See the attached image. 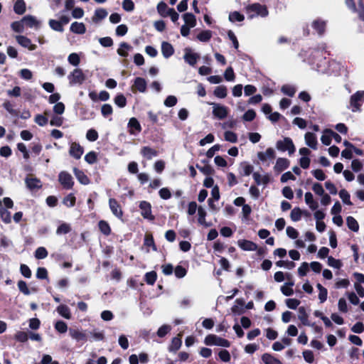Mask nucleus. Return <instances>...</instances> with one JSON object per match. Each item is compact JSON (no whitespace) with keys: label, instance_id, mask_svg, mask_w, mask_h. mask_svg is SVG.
<instances>
[{"label":"nucleus","instance_id":"f257e3e1","mask_svg":"<svg viewBox=\"0 0 364 364\" xmlns=\"http://www.w3.org/2000/svg\"><path fill=\"white\" fill-rule=\"evenodd\" d=\"M245 11L247 17L252 19L257 16L266 17L269 14L268 9L266 6L262 5L258 3L250 4L245 7Z\"/></svg>","mask_w":364,"mask_h":364},{"label":"nucleus","instance_id":"f03ea898","mask_svg":"<svg viewBox=\"0 0 364 364\" xmlns=\"http://www.w3.org/2000/svg\"><path fill=\"white\" fill-rule=\"evenodd\" d=\"M204 343L207 346H217L220 347L228 348L230 343L227 339L219 337L215 334H209L205 336Z\"/></svg>","mask_w":364,"mask_h":364},{"label":"nucleus","instance_id":"7ed1b4c3","mask_svg":"<svg viewBox=\"0 0 364 364\" xmlns=\"http://www.w3.org/2000/svg\"><path fill=\"white\" fill-rule=\"evenodd\" d=\"M364 102V91H357L350 97V107L352 112H355L360 110V107Z\"/></svg>","mask_w":364,"mask_h":364},{"label":"nucleus","instance_id":"20e7f679","mask_svg":"<svg viewBox=\"0 0 364 364\" xmlns=\"http://www.w3.org/2000/svg\"><path fill=\"white\" fill-rule=\"evenodd\" d=\"M68 78L69 80L70 85H75L82 84L85 80L86 77L81 69L75 68L68 75Z\"/></svg>","mask_w":364,"mask_h":364},{"label":"nucleus","instance_id":"39448f33","mask_svg":"<svg viewBox=\"0 0 364 364\" xmlns=\"http://www.w3.org/2000/svg\"><path fill=\"white\" fill-rule=\"evenodd\" d=\"M276 147L278 150L282 151H288L289 154L295 151V146L292 140L290 138L286 137L283 140H279L276 144Z\"/></svg>","mask_w":364,"mask_h":364},{"label":"nucleus","instance_id":"423d86ee","mask_svg":"<svg viewBox=\"0 0 364 364\" xmlns=\"http://www.w3.org/2000/svg\"><path fill=\"white\" fill-rule=\"evenodd\" d=\"M210 105L213 106V114L215 118L224 119L228 117L229 109L227 107L217 103H210Z\"/></svg>","mask_w":364,"mask_h":364},{"label":"nucleus","instance_id":"0eeeda50","mask_svg":"<svg viewBox=\"0 0 364 364\" xmlns=\"http://www.w3.org/2000/svg\"><path fill=\"white\" fill-rule=\"evenodd\" d=\"M58 181L65 189H71L74 185L72 176L66 171H61L59 173Z\"/></svg>","mask_w":364,"mask_h":364},{"label":"nucleus","instance_id":"6e6552de","mask_svg":"<svg viewBox=\"0 0 364 364\" xmlns=\"http://www.w3.org/2000/svg\"><path fill=\"white\" fill-rule=\"evenodd\" d=\"M199 58L200 55L194 53L191 48H186L184 49L183 59L191 66H195Z\"/></svg>","mask_w":364,"mask_h":364},{"label":"nucleus","instance_id":"1a4fd4ad","mask_svg":"<svg viewBox=\"0 0 364 364\" xmlns=\"http://www.w3.org/2000/svg\"><path fill=\"white\" fill-rule=\"evenodd\" d=\"M139 208L141 210V215L148 220H152L154 217L151 213V204L146 201H141L139 203Z\"/></svg>","mask_w":364,"mask_h":364},{"label":"nucleus","instance_id":"9d476101","mask_svg":"<svg viewBox=\"0 0 364 364\" xmlns=\"http://www.w3.org/2000/svg\"><path fill=\"white\" fill-rule=\"evenodd\" d=\"M109 206L114 215L118 218H122L123 211L122 210L121 205L119 204L116 199L112 198H109Z\"/></svg>","mask_w":364,"mask_h":364},{"label":"nucleus","instance_id":"9b49d317","mask_svg":"<svg viewBox=\"0 0 364 364\" xmlns=\"http://www.w3.org/2000/svg\"><path fill=\"white\" fill-rule=\"evenodd\" d=\"M84 149L78 143L72 142L70 144L69 154L71 156L76 159L81 158L83 154Z\"/></svg>","mask_w":364,"mask_h":364},{"label":"nucleus","instance_id":"f8f14e48","mask_svg":"<svg viewBox=\"0 0 364 364\" xmlns=\"http://www.w3.org/2000/svg\"><path fill=\"white\" fill-rule=\"evenodd\" d=\"M17 43L23 48H28L29 50H34L36 46L33 44L31 39L26 36L18 35L15 37Z\"/></svg>","mask_w":364,"mask_h":364},{"label":"nucleus","instance_id":"ddd939ff","mask_svg":"<svg viewBox=\"0 0 364 364\" xmlns=\"http://www.w3.org/2000/svg\"><path fill=\"white\" fill-rule=\"evenodd\" d=\"M257 158L262 162L272 160L275 158V151L273 148H268L265 151L258 152Z\"/></svg>","mask_w":364,"mask_h":364},{"label":"nucleus","instance_id":"4468645a","mask_svg":"<svg viewBox=\"0 0 364 364\" xmlns=\"http://www.w3.org/2000/svg\"><path fill=\"white\" fill-rule=\"evenodd\" d=\"M290 162L287 159L278 158L274 166V170L277 173H281L289 166Z\"/></svg>","mask_w":364,"mask_h":364},{"label":"nucleus","instance_id":"2eb2a0df","mask_svg":"<svg viewBox=\"0 0 364 364\" xmlns=\"http://www.w3.org/2000/svg\"><path fill=\"white\" fill-rule=\"evenodd\" d=\"M69 333L71 338L77 342H85L87 341L86 333L82 331L75 328H70Z\"/></svg>","mask_w":364,"mask_h":364},{"label":"nucleus","instance_id":"dca6fc26","mask_svg":"<svg viewBox=\"0 0 364 364\" xmlns=\"http://www.w3.org/2000/svg\"><path fill=\"white\" fill-rule=\"evenodd\" d=\"M306 144L313 149H317L318 141L316 134L311 132H306L304 136Z\"/></svg>","mask_w":364,"mask_h":364},{"label":"nucleus","instance_id":"f3484780","mask_svg":"<svg viewBox=\"0 0 364 364\" xmlns=\"http://www.w3.org/2000/svg\"><path fill=\"white\" fill-rule=\"evenodd\" d=\"M237 245L240 248L245 251H255L257 248L255 243L247 240H239L237 241Z\"/></svg>","mask_w":364,"mask_h":364},{"label":"nucleus","instance_id":"a211bd4d","mask_svg":"<svg viewBox=\"0 0 364 364\" xmlns=\"http://www.w3.org/2000/svg\"><path fill=\"white\" fill-rule=\"evenodd\" d=\"M25 183L27 188L31 191L38 190L42 187L41 181L36 178H26Z\"/></svg>","mask_w":364,"mask_h":364},{"label":"nucleus","instance_id":"6ab92c4d","mask_svg":"<svg viewBox=\"0 0 364 364\" xmlns=\"http://www.w3.org/2000/svg\"><path fill=\"white\" fill-rule=\"evenodd\" d=\"M23 22L29 28H38L41 26V21H38L35 16L27 15L23 18Z\"/></svg>","mask_w":364,"mask_h":364},{"label":"nucleus","instance_id":"aec40b11","mask_svg":"<svg viewBox=\"0 0 364 364\" xmlns=\"http://www.w3.org/2000/svg\"><path fill=\"white\" fill-rule=\"evenodd\" d=\"M252 177L257 185H267L270 181L269 176L268 174L262 175L258 172H255L252 174Z\"/></svg>","mask_w":364,"mask_h":364},{"label":"nucleus","instance_id":"412c9836","mask_svg":"<svg viewBox=\"0 0 364 364\" xmlns=\"http://www.w3.org/2000/svg\"><path fill=\"white\" fill-rule=\"evenodd\" d=\"M305 203L312 210H316L318 207V203L314 200V196L311 192H306L304 195Z\"/></svg>","mask_w":364,"mask_h":364},{"label":"nucleus","instance_id":"4be33fe9","mask_svg":"<svg viewBox=\"0 0 364 364\" xmlns=\"http://www.w3.org/2000/svg\"><path fill=\"white\" fill-rule=\"evenodd\" d=\"M73 173L77 179V181L83 184V185H87L90 183V181L89 178L87 176V175L81 170L74 168H73Z\"/></svg>","mask_w":364,"mask_h":364},{"label":"nucleus","instance_id":"5701e85b","mask_svg":"<svg viewBox=\"0 0 364 364\" xmlns=\"http://www.w3.org/2000/svg\"><path fill=\"white\" fill-rule=\"evenodd\" d=\"M161 53L165 58H168L173 54L174 48L171 43L164 41L161 43Z\"/></svg>","mask_w":364,"mask_h":364},{"label":"nucleus","instance_id":"b1692460","mask_svg":"<svg viewBox=\"0 0 364 364\" xmlns=\"http://www.w3.org/2000/svg\"><path fill=\"white\" fill-rule=\"evenodd\" d=\"M128 127L130 129L129 132L131 134H136L137 133H139L141 130V127L139 122L134 117H132L129 119Z\"/></svg>","mask_w":364,"mask_h":364},{"label":"nucleus","instance_id":"393cba45","mask_svg":"<svg viewBox=\"0 0 364 364\" xmlns=\"http://www.w3.org/2000/svg\"><path fill=\"white\" fill-rule=\"evenodd\" d=\"M70 31L77 34H84L86 32L85 25L82 22H73L70 27Z\"/></svg>","mask_w":364,"mask_h":364},{"label":"nucleus","instance_id":"a878e982","mask_svg":"<svg viewBox=\"0 0 364 364\" xmlns=\"http://www.w3.org/2000/svg\"><path fill=\"white\" fill-rule=\"evenodd\" d=\"M182 341L180 338V335L177 337L172 338L170 346H168V350L170 352H176L181 346Z\"/></svg>","mask_w":364,"mask_h":364},{"label":"nucleus","instance_id":"bb28decb","mask_svg":"<svg viewBox=\"0 0 364 364\" xmlns=\"http://www.w3.org/2000/svg\"><path fill=\"white\" fill-rule=\"evenodd\" d=\"M134 87L140 92H144L146 90V82L142 77H136L134 80Z\"/></svg>","mask_w":364,"mask_h":364},{"label":"nucleus","instance_id":"cd10ccee","mask_svg":"<svg viewBox=\"0 0 364 364\" xmlns=\"http://www.w3.org/2000/svg\"><path fill=\"white\" fill-rule=\"evenodd\" d=\"M186 26H188L191 28H194L196 25V18L195 16L191 13H186L183 15Z\"/></svg>","mask_w":364,"mask_h":364},{"label":"nucleus","instance_id":"c85d7f7f","mask_svg":"<svg viewBox=\"0 0 364 364\" xmlns=\"http://www.w3.org/2000/svg\"><path fill=\"white\" fill-rule=\"evenodd\" d=\"M262 360L265 364H283L278 358L267 353L262 355Z\"/></svg>","mask_w":364,"mask_h":364},{"label":"nucleus","instance_id":"c756f323","mask_svg":"<svg viewBox=\"0 0 364 364\" xmlns=\"http://www.w3.org/2000/svg\"><path fill=\"white\" fill-rule=\"evenodd\" d=\"M141 154L147 159H151L157 156V151L149 146H144L141 150Z\"/></svg>","mask_w":364,"mask_h":364},{"label":"nucleus","instance_id":"7c9ffc66","mask_svg":"<svg viewBox=\"0 0 364 364\" xmlns=\"http://www.w3.org/2000/svg\"><path fill=\"white\" fill-rule=\"evenodd\" d=\"M107 14L108 13L106 9L100 8L95 11V14L92 19L94 22H98L106 18Z\"/></svg>","mask_w":364,"mask_h":364},{"label":"nucleus","instance_id":"2f4dec72","mask_svg":"<svg viewBox=\"0 0 364 364\" xmlns=\"http://www.w3.org/2000/svg\"><path fill=\"white\" fill-rule=\"evenodd\" d=\"M198 223L200 225L204 227H210L211 223H207L205 220L206 212L202 207H199L198 209Z\"/></svg>","mask_w":364,"mask_h":364},{"label":"nucleus","instance_id":"473e14b6","mask_svg":"<svg viewBox=\"0 0 364 364\" xmlns=\"http://www.w3.org/2000/svg\"><path fill=\"white\" fill-rule=\"evenodd\" d=\"M56 311L59 315L66 319H70L71 318L70 310L66 305L61 304L58 306L56 309Z\"/></svg>","mask_w":364,"mask_h":364},{"label":"nucleus","instance_id":"72a5a7b5","mask_svg":"<svg viewBox=\"0 0 364 364\" xmlns=\"http://www.w3.org/2000/svg\"><path fill=\"white\" fill-rule=\"evenodd\" d=\"M132 47L127 43H122L117 49V53L122 57H127L129 52L132 50Z\"/></svg>","mask_w":364,"mask_h":364},{"label":"nucleus","instance_id":"f704fd0d","mask_svg":"<svg viewBox=\"0 0 364 364\" xmlns=\"http://www.w3.org/2000/svg\"><path fill=\"white\" fill-rule=\"evenodd\" d=\"M299 319L301 321L302 324L305 326H311V323H309L308 320L309 315L306 311V309L304 307H300L299 308Z\"/></svg>","mask_w":364,"mask_h":364},{"label":"nucleus","instance_id":"c9c22d12","mask_svg":"<svg viewBox=\"0 0 364 364\" xmlns=\"http://www.w3.org/2000/svg\"><path fill=\"white\" fill-rule=\"evenodd\" d=\"M171 8H168V6L164 1H160L156 6L159 14L162 17L168 16V11Z\"/></svg>","mask_w":364,"mask_h":364},{"label":"nucleus","instance_id":"e433bc0d","mask_svg":"<svg viewBox=\"0 0 364 364\" xmlns=\"http://www.w3.org/2000/svg\"><path fill=\"white\" fill-rule=\"evenodd\" d=\"M214 95L218 98H225L228 95V90L225 85H220L215 88Z\"/></svg>","mask_w":364,"mask_h":364},{"label":"nucleus","instance_id":"4c0bfd02","mask_svg":"<svg viewBox=\"0 0 364 364\" xmlns=\"http://www.w3.org/2000/svg\"><path fill=\"white\" fill-rule=\"evenodd\" d=\"M331 129H326L323 132V134L321 137V142L326 145L328 146L331 143Z\"/></svg>","mask_w":364,"mask_h":364},{"label":"nucleus","instance_id":"58836bf2","mask_svg":"<svg viewBox=\"0 0 364 364\" xmlns=\"http://www.w3.org/2000/svg\"><path fill=\"white\" fill-rule=\"evenodd\" d=\"M316 287L319 291L318 296V299H319L320 302L321 303L325 302L327 299V296H328L327 289L325 287H323L321 284H317Z\"/></svg>","mask_w":364,"mask_h":364},{"label":"nucleus","instance_id":"ea45409f","mask_svg":"<svg viewBox=\"0 0 364 364\" xmlns=\"http://www.w3.org/2000/svg\"><path fill=\"white\" fill-rule=\"evenodd\" d=\"M346 223L350 230L353 232H358L359 230V225L357 220L352 216H348L346 218Z\"/></svg>","mask_w":364,"mask_h":364},{"label":"nucleus","instance_id":"a19ab883","mask_svg":"<svg viewBox=\"0 0 364 364\" xmlns=\"http://www.w3.org/2000/svg\"><path fill=\"white\" fill-rule=\"evenodd\" d=\"M14 10L17 14H23L26 11V4L23 0H17L14 4Z\"/></svg>","mask_w":364,"mask_h":364},{"label":"nucleus","instance_id":"79ce46f5","mask_svg":"<svg viewBox=\"0 0 364 364\" xmlns=\"http://www.w3.org/2000/svg\"><path fill=\"white\" fill-rule=\"evenodd\" d=\"M0 216L5 223L11 222V213L6 208L0 207Z\"/></svg>","mask_w":364,"mask_h":364},{"label":"nucleus","instance_id":"37998d69","mask_svg":"<svg viewBox=\"0 0 364 364\" xmlns=\"http://www.w3.org/2000/svg\"><path fill=\"white\" fill-rule=\"evenodd\" d=\"M313 28L320 34L324 32L326 23L323 21L316 20L312 23Z\"/></svg>","mask_w":364,"mask_h":364},{"label":"nucleus","instance_id":"c03bdc74","mask_svg":"<svg viewBox=\"0 0 364 364\" xmlns=\"http://www.w3.org/2000/svg\"><path fill=\"white\" fill-rule=\"evenodd\" d=\"M282 92L289 97H293L296 91L294 86L291 85H284L282 87Z\"/></svg>","mask_w":364,"mask_h":364},{"label":"nucleus","instance_id":"a18cd8bd","mask_svg":"<svg viewBox=\"0 0 364 364\" xmlns=\"http://www.w3.org/2000/svg\"><path fill=\"white\" fill-rule=\"evenodd\" d=\"M293 285H294V282L285 283L281 287V291L285 296H291V295H292L293 293H294V291H293V289H292V286Z\"/></svg>","mask_w":364,"mask_h":364},{"label":"nucleus","instance_id":"49530a36","mask_svg":"<svg viewBox=\"0 0 364 364\" xmlns=\"http://www.w3.org/2000/svg\"><path fill=\"white\" fill-rule=\"evenodd\" d=\"M54 328L60 333H65L68 331L66 323L60 320L55 323Z\"/></svg>","mask_w":364,"mask_h":364},{"label":"nucleus","instance_id":"de8ad7c7","mask_svg":"<svg viewBox=\"0 0 364 364\" xmlns=\"http://www.w3.org/2000/svg\"><path fill=\"white\" fill-rule=\"evenodd\" d=\"M48 24L50 27L55 31L63 32L64 31L62 23L59 21L50 19L49 20Z\"/></svg>","mask_w":364,"mask_h":364},{"label":"nucleus","instance_id":"09e8293b","mask_svg":"<svg viewBox=\"0 0 364 364\" xmlns=\"http://www.w3.org/2000/svg\"><path fill=\"white\" fill-rule=\"evenodd\" d=\"M339 197L341 198V199L342 200L343 203L348 205H352V203L350 201V194L348 193V192L346 190H345V189L341 190L339 192Z\"/></svg>","mask_w":364,"mask_h":364},{"label":"nucleus","instance_id":"8fccbe9b","mask_svg":"<svg viewBox=\"0 0 364 364\" xmlns=\"http://www.w3.org/2000/svg\"><path fill=\"white\" fill-rule=\"evenodd\" d=\"M228 18L229 21L232 23L236 21L241 22L245 19V16L238 11H233L229 14Z\"/></svg>","mask_w":364,"mask_h":364},{"label":"nucleus","instance_id":"3c124183","mask_svg":"<svg viewBox=\"0 0 364 364\" xmlns=\"http://www.w3.org/2000/svg\"><path fill=\"white\" fill-rule=\"evenodd\" d=\"M100 231L105 235H109L111 232L109 225L105 220H100L98 224Z\"/></svg>","mask_w":364,"mask_h":364},{"label":"nucleus","instance_id":"603ef678","mask_svg":"<svg viewBox=\"0 0 364 364\" xmlns=\"http://www.w3.org/2000/svg\"><path fill=\"white\" fill-rule=\"evenodd\" d=\"M302 211L299 208H294L290 214V218L292 221L297 222L301 220Z\"/></svg>","mask_w":364,"mask_h":364},{"label":"nucleus","instance_id":"864d4df0","mask_svg":"<svg viewBox=\"0 0 364 364\" xmlns=\"http://www.w3.org/2000/svg\"><path fill=\"white\" fill-rule=\"evenodd\" d=\"M68 61L73 66H77L80 63V58L77 53H73L68 57Z\"/></svg>","mask_w":364,"mask_h":364},{"label":"nucleus","instance_id":"5fc2aeb1","mask_svg":"<svg viewBox=\"0 0 364 364\" xmlns=\"http://www.w3.org/2000/svg\"><path fill=\"white\" fill-rule=\"evenodd\" d=\"M71 230L70 225L68 223H63L60 224L56 230L57 235H64L68 233Z\"/></svg>","mask_w":364,"mask_h":364},{"label":"nucleus","instance_id":"6e6d98bb","mask_svg":"<svg viewBox=\"0 0 364 364\" xmlns=\"http://www.w3.org/2000/svg\"><path fill=\"white\" fill-rule=\"evenodd\" d=\"M24 24L25 23L23 22V19L19 21H14L11 23V28L17 33H22L24 31Z\"/></svg>","mask_w":364,"mask_h":364},{"label":"nucleus","instance_id":"4d7b16f0","mask_svg":"<svg viewBox=\"0 0 364 364\" xmlns=\"http://www.w3.org/2000/svg\"><path fill=\"white\" fill-rule=\"evenodd\" d=\"M114 101L115 105L121 108L124 107L127 105L126 97L122 94H118L114 97Z\"/></svg>","mask_w":364,"mask_h":364},{"label":"nucleus","instance_id":"13d9d810","mask_svg":"<svg viewBox=\"0 0 364 364\" xmlns=\"http://www.w3.org/2000/svg\"><path fill=\"white\" fill-rule=\"evenodd\" d=\"M211 37L212 33L210 31H203L197 36V38L201 42H207Z\"/></svg>","mask_w":364,"mask_h":364},{"label":"nucleus","instance_id":"bf43d9fd","mask_svg":"<svg viewBox=\"0 0 364 364\" xmlns=\"http://www.w3.org/2000/svg\"><path fill=\"white\" fill-rule=\"evenodd\" d=\"M224 78L228 82H233L235 80V75L232 67H228L225 70Z\"/></svg>","mask_w":364,"mask_h":364},{"label":"nucleus","instance_id":"052dcab7","mask_svg":"<svg viewBox=\"0 0 364 364\" xmlns=\"http://www.w3.org/2000/svg\"><path fill=\"white\" fill-rule=\"evenodd\" d=\"M225 140L231 143H235L237 141V136L231 131H227L224 134Z\"/></svg>","mask_w":364,"mask_h":364},{"label":"nucleus","instance_id":"680f3d73","mask_svg":"<svg viewBox=\"0 0 364 364\" xmlns=\"http://www.w3.org/2000/svg\"><path fill=\"white\" fill-rule=\"evenodd\" d=\"M97 155L95 151H90L85 156V160L89 164H93L97 161Z\"/></svg>","mask_w":364,"mask_h":364},{"label":"nucleus","instance_id":"e2e57ef3","mask_svg":"<svg viewBox=\"0 0 364 364\" xmlns=\"http://www.w3.org/2000/svg\"><path fill=\"white\" fill-rule=\"evenodd\" d=\"M48 256V252L43 247H40L35 252V257L38 259H42Z\"/></svg>","mask_w":364,"mask_h":364},{"label":"nucleus","instance_id":"0e129e2a","mask_svg":"<svg viewBox=\"0 0 364 364\" xmlns=\"http://www.w3.org/2000/svg\"><path fill=\"white\" fill-rule=\"evenodd\" d=\"M156 280V273L154 271L145 274V281L148 284L153 285Z\"/></svg>","mask_w":364,"mask_h":364},{"label":"nucleus","instance_id":"69168bd1","mask_svg":"<svg viewBox=\"0 0 364 364\" xmlns=\"http://www.w3.org/2000/svg\"><path fill=\"white\" fill-rule=\"evenodd\" d=\"M276 265L279 267H284L288 269H291L295 267V263L291 261L279 260L276 262Z\"/></svg>","mask_w":364,"mask_h":364},{"label":"nucleus","instance_id":"338daca9","mask_svg":"<svg viewBox=\"0 0 364 364\" xmlns=\"http://www.w3.org/2000/svg\"><path fill=\"white\" fill-rule=\"evenodd\" d=\"M178 100L173 95H168L164 100V105L167 107H171L176 105Z\"/></svg>","mask_w":364,"mask_h":364},{"label":"nucleus","instance_id":"774afa93","mask_svg":"<svg viewBox=\"0 0 364 364\" xmlns=\"http://www.w3.org/2000/svg\"><path fill=\"white\" fill-rule=\"evenodd\" d=\"M35 122L41 127H43L48 123V118L43 114H37L34 119Z\"/></svg>","mask_w":364,"mask_h":364}]
</instances>
